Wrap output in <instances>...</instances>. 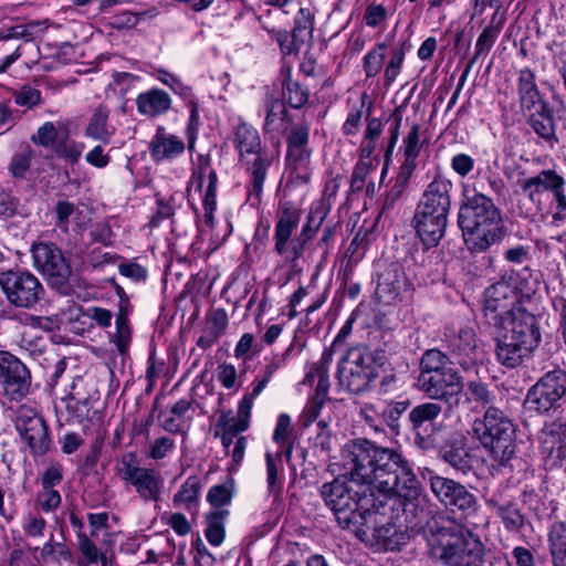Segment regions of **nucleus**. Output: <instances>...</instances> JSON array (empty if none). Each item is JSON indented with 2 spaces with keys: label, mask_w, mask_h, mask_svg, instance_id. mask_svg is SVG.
Wrapping results in <instances>:
<instances>
[{
  "label": "nucleus",
  "mask_w": 566,
  "mask_h": 566,
  "mask_svg": "<svg viewBox=\"0 0 566 566\" xmlns=\"http://www.w3.org/2000/svg\"><path fill=\"white\" fill-rule=\"evenodd\" d=\"M342 457L346 474L324 483L321 496L338 525L355 534L363 542L368 541L369 531L385 547H390L394 525L376 527L373 521L384 501L376 496L378 489L382 496L397 494L417 499L419 482L411 465L395 449L379 446L367 439L347 442Z\"/></svg>",
  "instance_id": "f257e3e1"
},
{
  "label": "nucleus",
  "mask_w": 566,
  "mask_h": 566,
  "mask_svg": "<svg viewBox=\"0 0 566 566\" xmlns=\"http://www.w3.org/2000/svg\"><path fill=\"white\" fill-rule=\"evenodd\" d=\"M419 527L429 556L441 566H500L496 558L485 556V546L478 534L454 525L443 516L421 509Z\"/></svg>",
  "instance_id": "f03ea898"
},
{
  "label": "nucleus",
  "mask_w": 566,
  "mask_h": 566,
  "mask_svg": "<svg viewBox=\"0 0 566 566\" xmlns=\"http://www.w3.org/2000/svg\"><path fill=\"white\" fill-rule=\"evenodd\" d=\"M458 224L465 247L472 253L486 252L506 234L502 210L489 196L475 191L464 195L458 212Z\"/></svg>",
  "instance_id": "7ed1b4c3"
},
{
  "label": "nucleus",
  "mask_w": 566,
  "mask_h": 566,
  "mask_svg": "<svg viewBox=\"0 0 566 566\" xmlns=\"http://www.w3.org/2000/svg\"><path fill=\"white\" fill-rule=\"evenodd\" d=\"M452 188L450 180L436 177L416 206L412 226L426 249L437 247L446 234Z\"/></svg>",
  "instance_id": "20e7f679"
},
{
  "label": "nucleus",
  "mask_w": 566,
  "mask_h": 566,
  "mask_svg": "<svg viewBox=\"0 0 566 566\" xmlns=\"http://www.w3.org/2000/svg\"><path fill=\"white\" fill-rule=\"evenodd\" d=\"M472 433L488 451L494 470L513 471L517 460L515 426L503 411L490 406L482 418L473 421Z\"/></svg>",
  "instance_id": "39448f33"
},
{
  "label": "nucleus",
  "mask_w": 566,
  "mask_h": 566,
  "mask_svg": "<svg viewBox=\"0 0 566 566\" xmlns=\"http://www.w3.org/2000/svg\"><path fill=\"white\" fill-rule=\"evenodd\" d=\"M494 329L496 358L507 368L520 366L541 340L537 319L528 311H518L510 324Z\"/></svg>",
  "instance_id": "423d86ee"
},
{
  "label": "nucleus",
  "mask_w": 566,
  "mask_h": 566,
  "mask_svg": "<svg viewBox=\"0 0 566 566\" xmlns=\"http://www.w3.org/2000/svg\"><path fill=\"white\" fill-rule=\"evenodd\" d=\"M566 403V373L555 369L544 374L527 391L525 406L538 415L556 412Z\"/></svg>",
  "instance_id": "0eeeda50"
},
{
  "label": "nucleus",
  "mask_w": 566,
  "mask_h": 566,
  "mask_svg": "<svg viewBox=\"0 0 566 566\" xmlns=\"http://www.w3.org/2000/svg\"><path fill=\"white\" fill-rule=\"evenodd\" d=\"M428 481L433 495L451 513L470 517L478 512L480 507L478 497L465 485L433 472H429Z\"/></svg>",
  "instance_id": "6e6552de"
},
{
  "label": "nucleus",
  "mask_w": 566,
  "mask_h": 566,
  "mask_svg": "<svg viewBox=\"0 0 566 566\" xmlns=\"http://www.w3.org/2000/svg\"><path fill=\"white\" fill-rule=\"evenodd\" d=\"M376 377L371 355L364 348H350L338 364L337 379L348 391L359 394Z\"/></svg>",
  "instance_id": "1a4fd4ad"
},
{
  "label": "nucleus",
  "mask_w": 566,
  "mask_h": 566,
  "mask_svg": "<svg viewBox=\"0 0 566 566\" xmlns=\"http://www.w3.org/2000/svg\"><path fill=\"white\" fill-rule=\"evenodd\" d=\"M0 286L7 300L21 308L33 307L44 294L39 279L27 271L0 272Z\"/></svg>",
  "instance_id": "9d476101"
},
{
  "label": "nucleus",
  "mask_w": 566,
  "mask_h": 566,
  "mask_svg": "<svg viewBox=\"0 0 566 566\" xmlns=\"http://www.w3.org/2000/svg\"><path fill=\"white\" fill-rule=\"evenodd\" d=\"M300 220L301 212L297 209L286 205L280 209L275 224L274 250L277 254L290 261H296L303 255L304 247L311 239V235L306 234V231H302L295 239H291Z\"/></svg>",
  "instance_id": "9b49d317"
},
{
  "label": "nucleus",
  "mask_w": 566,
  "mask_h": 566,
  "mask_svg": "<svg viewBox=\"0 0 566 566\" xmlns=\"http://www.w3.org/2000/svg\"><path fill=\"white\" fill-rule=\"evenodd\" d=\"M34 268L41 272L49 284L64 287L72 274V268L62 250L52 242H36L31 247Z\"/></svg>",
  "instance_id": "f8f14e48"
},
{
  "label": "nucleus",
  "mask_w": 566,
  "mask_h": 566,
  "mask_svg": "<svg viewBox=\"0 0 566 566\" xmlns=\"http://www.w3.org/2000/svg\"><path fill=\"white\" fill-rule=\"evenodd\" d=\"M516 293L506 282L500 281L489 286L484 292V315L489 325L503 327L515 318L518 311L525 308L515 307Z\"/></svg>",
  "instance_id": "ddd939ff"
},
{
  "label": "nucleus",
  "mask_w": 566,
  "mask_h": 566,
  "mask_svg": "<svg viewBox=\"0 0 566 566\" xmlns=\"http://www.w3.org/2000/svg\"><path fill=\"white\" fill-rule=\"evenodd\" d=\"M419 389L433 400L459 407L463 396V378L454 368L418 377Z\"/></svg>",
  "instance_id": "4468645a"
},
{
  "label": "nucleus",
  "mask_w": 566,
  "mask_h": 566,
  "mask_svg": "<svg viewBox=\"0 0 566 566\" xmlns=\"http://www.w3.org/2000/svg\"><path fill=\"white\" fill-rule=\"evenodd\" d=\"M443 342L450 356L459 364L463 370H475L479 366L475 363L478 354V339L475 331L470 326H463L459 329L447 328Z\"/></svg>",
  "instance_id": "2eb2a0df"
},
{
  "label": "nucleus",
  "mask_w": 566,
  "mask_h": 566,
  "mask_svg": "<svg viewBox=\"0 0 566 566\" xmlns=\"http://www.w3.org/2000/svg\"><path fill=\"white\" fill-rule=\"evenodd\" d=\"M0 385L12 400L25 397L31 386L27 366L8 352H0Z\"/></svg>",
  "instance_id": "dca6fc26"
},
{
  "label": "nucleus",
  "mask_w": 566,
  "mask_h": 566,
  "mask_svg": "<svg viewBox=\"0 0 566 566\" xmlns=\"http://www.w3.org/2000/svg\"><path fill=\"white\" fill-rule=\"evenodd\" d=\"M442 412V406L429 401L417 405L408 413L410 430L415 434V443L422 450H429L434 446L433 432L437 430L436 420Z\"/></svg>",
  "instance_id": "f3484780"
},
{
  "label": "nucleus",
  "mask_w": 566,
  "mask_h": 566,
  "mask_svg": "<svg viewBox=\"0 0 566 566\" xmlns=\"http://www.w3.org/2000/svg\"><path fill=\"white\" fill-rule=\"evenodd\" d=\"M564 178L555 170H542L536 176L525 179L522 184L523 191L527 192L528 198L534 201L535 197L543 192H552L557 206V212L553 216L554 220L562 219V212L566 210V195L564 191Z\"/></svg>",
  "instance_id": "a211bd4d"
},
{
  "label": "nucleus",
  "mask_w": 566,
  "mask_h": 566,
  "mask_svg": "<svg viewBox=\"0 0 566 566\" xmlns=\"http://www.w3.org/2000/svg\"><path fill=\"white\" fill-rule=\"evenodd\" d=\"M15 428L33 455H43L49 451L51 439L42 417L21 412L17 418Z\"/></svg>",
  "instance_id": "6ab92c4d"
},
{
  "label": "nucleus",
  "mask_w": 566,
  "mask_h": 566,
  "mask_svg": "<svg viewBox=\"0 0 566 566\" xmlns=\"http://www.w3.org/2000/svg\"><path fill=\"white\" fill-rule=\"evenodd\" d=\"M123 464V479L132 483L144 500L157 501L161 483L159 473L154 469L136 465L133 457Z\"/></svg>",
  "instance_id": "aec40b11"
},
{
  "label": "nucleus",
  "mask_w": 566,
  "mask_h": 566,
  "mask_svg": "<svg viewBox=\"0 0 566 566\" xmlns=\"http://www.w3.org/2000/svg\"><path fill=\"white\" fill-rule=\"evenodd\" d=\"M407 286V277L401 265L391 263L379 274L375 294L380 303L390 305L399 300Z\"/></svg>",
  "instance_id": "412c9836"
},
{
  "label": "nucleus",
  "mask_w": 566,
  "mask_h": 566,
  "mask_svg": "<svg viewBox=\"0 0 566 566\" xmlns=\"http://www.w3.org/2000/svg\"><path fill=\"white\" fill-rule=\"evenodd\" d=\"M439 457L454 470L467 473L473 468V457L461 433L450 434L439 449Z\"/></svg>",
  "instance_id": "4be33fe9"
},
{
  "label": "nucleus",
  "mask_w": 566,
  "mask_h": 566,
  "mask_svg": "<svg viewBox=\"0 0 566 566\" xmlns=\"http://www.w3.org/2000/svg\"><path fill=\"white\" fill-rule=\"evenodd\" d=\"M516 93L522 114L530 113L542 105L548 104L538 90L535 73L530 67L518 71Z\"/></svg>",
  "instance_id": "5701e85b"
},
{
  "label": "nucleus",
  "mask_w": 566,
  "mask_h": 566,
  "mask_svg": "<svg viewBox=\"0 0 566 566\" xmlns=\"http://www.w3.org/2000/svg\"><path fill=\"white\" fill-rule=\"evenodd\" d=\"M249 176V196L260 200L273 157L265 150L240 160Z\"/></svg>",
  "instance_id": "b1692460"
},
{
  "label": "nucleus",
  "mask_w": 566,
  "mask_h": 566,
  "mask_svg": "<svg viewBox=\"0 0 566 566\" xmlns=\"http://www.w3.org/2000/svg\"><path fill=\"white\" fill-rule=\"evenodd\" d=\"M184 140L166 132L165 127L159 126L155 136L149 143V150L154 161L172 160L185 151Z\"/></svg>",
  "instance_id": "393cba45"
},
{
  "label": "nucleus",
  "mask_w": 566,
  "mask_h": 566,
  "mask_svg": "<svg viewBox=\"0 0 566 566\" xmlns=\"http://www.w3.org/2000/svg\"><path fill=\"white\" fill-rule=\"evenodd\" d=\"M523 116L533 132L546 144L551 146L558 144L556 123L549 104L542 105L537 109L523 114Z\"/></svg>",
  "instance_id": "a878e982"
},
{
  "label": "nucleus",
  "mask_w": 566,
  "mask_h": 566,
  "mask_svg": "<svg viewBox=\"0 0 566 566\" xmlns=\"http://www.w3.org/2000/svg\"><path fill=\"white\" fill-rule=\"evenodd\" d=\"M136 105L140 114L155 117L170 108L171 99L165 91L153 88L140 93L136 98Z\"/></svg>",
  "instance_id": "bb28decb"
},
{
  "label": "nucleus",
  "mask_w": 566,
  "mask_h": 566,
  "mask_svg": "<svg viewBox=\"0 0 566 566\" xmlns=\"http://www.w3.org/2000/svg\"><path fill=\"white\" fill-rule=\"evenodd\" d=\"M234 144L239 151L240 160L266 150L262 146L259 132L245 123L237 127Z\"/></svg>",
  "instance_id": "cd10ccee"
},
{
  "label": "nucleus",
  "mask_w": 566,
  "mask_h": 566,
  "mask_svg": "<svg viewBox=\"0 0 566 566\" xmlns=\"http://www.w3.org/2000/svg\"><path fill=\"white\" fill-rule=\"evenodd\" d=\"M111 111L105 105H98L94 108L88 124L85 127V136L92 139L108 144L111 142L113 129L108 125Z\"/></svg>",
  "instance_id": "c85d7f7f"
},
{
  "label": "nucleus",
  "mask_w": 566,
  "mask_h": 566,
  "mask_svg": "<svg viewBox=\"0 0 566 566\" xmlns=\"http://www.w3.org/2000/svg\"><path fill=\"white\" fill-rule=\"evenodd\" d=\"M251 409H249L248 400L239 402L237 415L234 416L231 410L222 411L217 421L218 430H228L231 433H242L248 430L250 426Z\"/></svg>",
  "instance_id": "c756f323"
},
{
  "label": "nucleus",
  "mask_w": 566,
  "mask_h": 566,
  "mask_svg": "<svg viewBox=\"0 0 566 566\" xmlns=\"http://www.w3.org/2000/svg\"><path fill=\"white\" fill-rule=\"evenodd\" d=\"M311 156L312 150L308 147L287 148L286 168L295 180H310Z\"/></svg>",
  "instance_id": "7c9ffc66"
},
{
  "label": "nucleus",
  "mask_w": 566,
  "mask_h": 566,
  "mask_svg": "<svg viewBox=\"0 0 566 566\" xmlns=\"http://www.w3.org/2000/svg\"><path fill=\"white\" fill-rule=\"evenodd\" d=\"M504 24V17L497 15V11L492 15L490 24L481 32L475 43V53L470 59V65H474L482 54L491 51Z\"/></svg>",
  "instance_id": "2f4dec72"
},
{
  "label": "nucleus",
  "mask_w": 566,
  "mask_h": 566,
  "mask_svg": "<svg viewBox=\"0 0 566 566\" xmlns=\"http://www.w3.org/2000/svg\"><path fill=\"white\" fill-rule=\"evenodd\" d=\"M488 505L495 510L505 528L511 532L520 531L525 524V516L515 503H502L492 497L488 501Z\"/></svg>",
  "instance_id": "473e14b6"
},
{
  "label": "nucleus",
  "mask_w": 566,
  "mask_h": 566,
  "mask_svg": "<svg viewBox=\"0 0 566 566\" xmlns=\"http://www.w3.org/2000/svg\"><path fill=\"white\" fill-rule=\"evenodd\" d=\"M553 566H566V522L554 523L548 532Z\"/></svg>",
  "instance_id": "72a5a7b5"
},
{
  "label": "nucleus",
  "mask_w": 566,
  "mask_h": 566,
  "mask_svg": "<svg viewBox=\"0 0 566 566\" xmlns=\"http://www.w3.org/2000/svg\"><path fill=\"white\" fill-rule=\"evenodd\" d=\"M263 28L270 34L271 39L277 42L281 53L284 56L297 54L305 42L304 36H298L293 31L287 32L284 29L270 28L268 25H263Z\"/></svg>",
  "instance_id": "f704fd0d"
},
{
  "label": "nucleus",
  "mask_w": 566,
  "mask_h": 566,
  "mask_svg": "<svg viewBox=\"0 0 566 566\" xmlns=\"http://www.w3.org/2000/svg\"><path fill=\"white\" fill-rule=\"evenodd\" d=\"M228 515V510H213L207 514L205 535L211 545L219 546L223 543L226 536L224 523Z\"/></svg>",
  "instance_id": "c9c22d12"
},
{
  "label": "nucleus",
  "mask_w": 566,
  "mask_h": 566,
  "mask_svg": "<svg viewBox=\"0 0 566 566\" xmlns=\"http://www.w3.org/2000/svg\"><path fill=\"white\" fill-rule=\"evenodd\" d=\"M539 441L542 450L566 442V420L546 421L539 431Z\"/></svg>",
  "instance_id": "e433bc0d"
},
{
  "label": "nucleus",
  "mask_w": 566,
  "mask_h": 566,
  "mask_svg": "<svg viewBox=\"0 0 566 566\" xmlns=\"http://www.w3.org/2000/svg\"><path fill=\"white\" fill-rule=\"evenodd\" d=\"M464 402L476 403L480 407H485L493 403L495 399L494 392L490 389L489 385L475 379L469 380L463 390Z\"/></svg>",
  "instance_id": "4c0bfd02"
},
{
  "label": "nucleus",
  "mask_w": 566,
  "mask_h": 566,
  "mask_svg": "<svg viewBox=\"0 0 566 566\" xmlns=\"http://www.w3.org/2000/svg\"><path fill=\"white\" fill-rule=\"evenodd\" d=\"M450 358L447 354L442 353L440 349L431 348L427 349L420 359V374L419 376L448 370L451 367H448V363Z\"/></svg>",
  "instance_id": "58836bf2"
},
{
  "label": "nucleus",
  "mask_w": 566,
  "mask_h": 566,
  "mask_svg": "<svg viewBox=\"0 0 566 566\" xmlns=\"http://www.w3.org/2000/svg\"><path fill=\"white\" fill-rule=\"evenodd\" d=\"M191 408V401L187 399L178 400L170 409V413L166 416L161 422L163 428L170 433L182 431L185 424V415Z\"/></svg>",
  "instance_id": "ea45409f"
},
{
  "label": "nucleus",
  "mask_w": 566,
  "mask_h": 566,
  "mask_svg": "<svg viewBox=\"0 0 566 566\" xmlns=\"http://www.w3.org/2000/svg\"><path fill=\"white\" fill-rule=\"evenodd\" d=\"M200 489L201 483L199 478L196 475L189 476L180 486V490L175 494L174 505H185L188 510H190L198 499Z\"/></svg>",
  "instance_id": "a19ab883"
},
{
  "label": "nucleus",
  "mask_w": 566,
  "mask_h": 566,
  "mask_svg": "<svg viewBox=\"0 0 566 566\" xmlns=\"http://www.w3.org/2000/svg\"><path fill=\"white\" fill-rule=\"evenodd\" d=\"M286 117L287 109L285 104L279 98L271 99L268 104L264 130L268 133L279 130Z\"/></svg>",
  "instance_id": "79ce46f5"
},
{
  "label": "nucleus",
  "mask_w": 566,
  "mask_h": 566,
  "mask_svg": "<svg viewBox=\"0 0 566 566\" xmlns=\"http://www.w3.org/2000/svg\"><path fill=\"white\" fill-rule=\"evenodd\" d=\"M132 338V332L127 319V312L120 306L119 313L116 317V332L114 335V343L119 354L127 353Z\"/></svg>",
  "instance_id": "37998d69"
},
{
  "label": "nucleus",
  "mask_w": 566,
  "mask_h": 566,
  "mask_svg": "<svg viewBox=\"0 0 566 566\" xmlns=\"http://www.w3.org/2000/svg\"><path fill=\"white\" fill-rule=\"evenodd\" d=\"M385 43H378L363 59V69L367 77L378 75L384 66L385 61Z\"/></svg>",
  "instance_id": "c03bdc74"
},
{
  "label": "nucleus",
  "mask_w": 566,
  "mask_h": 566,
  "mask_svg": "<svg viewBox=\"0 0 566 566\" xmlns=\"http://www.w3.org/2000/svg\"><path fill=\"white\" fill-rule=\"evenodd\" d=\"M283 95L293 108H301L308 101V91L303 87L297 81H293L287 76L284 81Z\"/></svg>",
  "instance_id": "a18cd8bd"
},
{
  "label": "nucleus",
  "mask_w": 566,
  "mask_h": 566,
  "mask_svg": "<svg viewBox=\"0 0 566 566\" xmlns=\"http://www.w3.org/2000/svg\"><path fill=\"white\" fill-rule=\"evenodd\" d=\"M33 151L29 146L24 147L21 151L14 154L9 164V171L12 177L24 179L30 170Z\"/></svg>",
  "instance_id": "49530a36"
},
{
  "label": "nucleus",
  "mask_w": 566,
  "mask_h": 566,
  "mask_svg": "<svg viewBox=\"0 0 566 566\" xmlns=\"http://www.w3.org/2000/svg\"><path fill=\"white\" fill-rule=\"evenodd\" d=\"M420 128L419 124H412L410 130L403 137L401 150L405 158L417 160L419 157L423 147V143L420 140Z\"/></svg>",
  "instance_id": "de8ad7c7"
},
{
  "label": "nucleus",
  "mask_w": 566,
  "mask_h": 566,
  "mask_svg": "<svg viewBox=\"0 0 566 566\" xmlns=\"http://www.w3.org/2000/svg\"><path fill=\"white\" fill-rule=\"evenodd\" d=\"M310 124L305 120L293 124L286 133V147H308Z\"/></svg>",
  "instance_id": "09e8293b"
},
{
  "label": "nucleus",
  "mask_w": 566,
  "mask_h": 566,
  "mask_svg": "<svg viewBox=\"0 0 566 566\" xmlns=\"http://www.w3.org/2000/svg\"><path fill=\"white\" fill-rule=\"evenodd\" d=\"M39 22H30L27 24H19L11 27L7 30L0 31V41H8L11 39H24L31 41L36 36L39 31Z\"/></svg>",
  "instance_id": "8fccbe9b"
},
{
  "label": "nucleus",
  "mask_w": 566,
  "mask_h": 566,
  "mask_svg": "<svg viewBox=\"0 0 566 566\" xmlns=\"http://www.w3.org/2000/svg\"><path fill=\"white\" fill-rule=\"evenodd\" d=\"M547 470L563 469L566 473V442L542 450Z\"/></svg>",
  "instance_id": "3c124183"
},
{
  "label": "nucleus",
  "mask_w": 566,
  "mask_h": 566,
  "mask_svg": "<svg viewBox=\"0 0 566 566\" xmlns=\"http://www.w3.org/2000/svg\"><path fill=\"white\" fill-rule=\"evenodd\" d=\"M518 289L525 296L534 295L541 286V272L532 271L527 266L520 274Z\"/></svg>",
  "instance_id": "603ef678"
},
{
  "label": "nucleus",
  "mask_w": 566,
  "mask_h": 566,
  "mask_svg": "<svg viewBox=\"0 0 566 566\" xmlns=\"http://www.w3.org/2000/svg\"><path fill=\"white\" fill-rule=\"evenodd\" d=\"M410 406L409 400L391 401L382 410L381 415L386 423L392 429L399 428V418Z\"/></svg>",
  "instance_id": "864d4df0"
},
{
  "label": "nucleus",
  "mask_w": 566,
  "mask_h": 566,
  "mask_svg": "<svg viewBox=\"0 0 566 566\" xmlns=\"http://www.w3.org/2000/svg\"><path fill=\"white\" fill-rule=\"evenodd\" d=\"M280 454L274 458L271 453L265 454V461H266V483H268V490L270 494L276 495L279 491L281 490V481L279 480L277 473V462L280 461Z\"/></svg>",
  "instance_id": "5fc2aeb1"
},
{
  "label": "nucleus",
  "mask_w": 566,
  "mask_h": 566,
  "mask_svg": "<svg viewBox=\"0 0 566 566\" xmlns=\"http://www.w3.org/2000/svg\"><path fill=\"white\" fill-rule=\"evenodd\" d=\"M12 96L17 105L27 108H32L41 103V92L31 86H22L14 91Z\"/></svg>",
  "instance_id": "6e6d98bb"
},
{
  "label": "nucleus",
  "mask_w": 566,
  "mask_h": 566,
  "mask_svg": "<svg viewBox=\"0 0 566 566\" xmlns=\"http://www.w3.org/2000/svg\"><path fill=\"white\" fill-rule=\"evenodd\" d=\"M405 60V50L402 46L392 50L389 62L385 69L386 85H390L400 73Z\"/></svg>",
  "instance_id": "4d7b16f0"
},
{
  "label": "nucleus",
  "mask_w": 566,
  "mask_h": 566,
  "mask_svg": "<svg viewBox=\"0 0 566 566\" xmlns=\"http://www.w3.org/2000/svg\"><path fill=\"white\" fill-rule=\"evenodd\" d=\"M314 377H317V386L313 397L317 399H327L329 389V378L327 369L323 366L315 367V369L306 375L305 380L311 382Z\"/></svg>",
  "instance_id": "13d9d810"
},
{
  "label": "nucleus",
  "mask_w": 566,
  "mask_h": 566,
  "mask_svg": "<svg viewBox=\"0 0 566 566\" xmlns=\"http://www.w3.org/2000/svg\"><path fill=\"white\" fill-rule=\"evenodd\" d=\"M232 493L224 484L210 488L207 500L214 510H223L222 507L231 502Z\"/></svg>",
  "instance_id": "bf43d9fd"
},
{
  "label": "nucleus",
  "mask_w": 566,
  "mask_h": 566,
  "mask_svg": "<svg viewBox=\"0 0 566 566\" xmlns=\"http://www.w3.org/2000/svg\"><path fill=\"white\" fill-rule=\"evenodd\" d=\"M503 259L511 264H524L531 260V247L524 244L509 247L503 252Z\"/></svg>",
  "instance_id": "052dcab7"
},
{
  "label": "nucleus",
  "mask_w": 566,
  "mask_h": 566,
  "mask_svg": "<svg viewBox=\"0 0 566 566\" xmlns=\"http://www.w3.org/2000/svg\"><path fill=\"white\" fill-rule=\"evenodd\" d=\"M40 509L45 512H53L61 504V495L54 489H43L38 493L36 497Z\"/></svg>",
  "instance_id": "680f3d73"
},
{
  "label": "nucleus",
  "mask_w": 566,
  "mask_h": 566,
  "mask_svg": "<svg viewBox=\"0 0 566 566\" xmlns=\"http://www.w3.org/2000/svg\"><path fill=\"white\" fill-rule=\"evenodd\" d=\"M57 138V132L53 123L46 122L40 126L36 133L31 137L34 144L48 147L54 144Z\"/></svg>",
  "instance_id": "e2e57ef3"
},
{
  "label": "nucleus",
  "mask_w": 566,
  "mask_h": 566,
  "mask_svg": "<svg viewBox=\"0 0 566 566\" xmlns=\"http://www.w3.org/2000/svg\"><path fill=\"white\" fill-rule=\"evenodd\" d=\"M291 431L292 427L290 416L286 413H281L277 417L273 440L283 448L290 440Z\"/></svg>",
  "instance_id": "0e129e2a"
},
{
  "label": "nucleus",
  "mask_w": 566,
  "mask_h": 566,
  "mask_svg": "<svg viewBox=\"0 0 566 566\" xmlns=\"http://www.w3.org/2000/svg\"><path fill=\"white\" fill-rule=\"evenodd\" d=\"M370 169L369 160H359L353 170L350 178V190L353 192H359L365 185L366 176L368 175Z\"/></svg>",
  "instance_id": "69168bd1"
},
{
  "label": "nucleus",
  "mask_w": 566,
  "mask_h": 566,
  "mask_svg": "<svg viewBox=\"0 0 566 566\" xmlns=\"http://www.w3.org/2000/svg\"><path fill=\"white\" fill-rule=\"evenodd\" d=\"M387 9L382 4L371 3L366 8L364 20L368 27L377 28L387 20Z\"/></svg>",
  "instance_id": "338daca9"
},
{
  "label": "nucleus",
  "mask_w": 566,
  "mask_h": 566,
  "mask_svg": "<svg viewBox=\"0 0 566 566\" xmlns=\"http://www.w3.org/2000/svg\"><path fill=\"white\" fill-rule=\"evenodd\" d=\"M450 165L454 172L464 178L473 170L474 159L467 154L460 153L451 158Z\"/></svg>",
  "instance_id": "774afa93"
}]
</instances>
